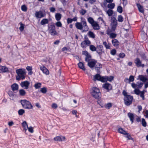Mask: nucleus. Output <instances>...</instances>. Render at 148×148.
<instances>
[{
  "label": "nucleus",
  "instance_id": "f257e3e1",
  "mask_svg": "<svg viewBox=\"0 0 148 148\" xmlns=\"http://www.w3.org/2000/svg\"><path fill=\"white\" fill-rule=\"evenodd\" d=\"M75 25L77 29L82 30V32H86L88 30L89 28L85 19L82 20L81 22H77Z\"/></svg>",
  "mask_w": 148,
  "mask_h": 148
},
{
  "label": "nucleus",
  "instance_id": "f03ea898",
  "mask_svg": "<svg viewBox=\"0 0 148 148\" xmlns=\"http://www.w3.org/2000/svg\"><path fill=\"white\" fill-rule=\"evenodd\" d=\"M16 73L18 75L16 76V79L17 80H19L21 79H23L25 78L26 72L25 69H20L16 71Z\"/></svg>",
  "mask_w": 148,
  "mask_h": 148
},
{
  "label": "nucleus",
  "instance_id": "7ed1b4c3",
  "mask_svg": "<svg viewBox=\"0 0 148 148\" xmlns=\"http://www.w3.org/2000/svg\"><path fill=\"white\" fill-rule=\"evenodd\" d=\"M91 94L93 97L97 99L101 97V93L99 89L97 87H93L92 88Z\"/></svg>",
  "mask_w": 148,
  "mask_h": 148
},
{
  "label": "nucleus",
  "instance_id": "20e7f679",
  "mask_svg": "<svg viewBox=\"0 0 148 148\" xmlns=\"http://www.w3.org/2000/svg\"><path fill=\"white\" fill-rule=\"evenodd\" d=\"M21 103L23 108L25 109H30L32 108L33 106L31 103L26 100H21Z\"/></svg>",
  "mask_w": 148,
  "mask_h": 148
},
{
  "label": "nucleus",
  "instance_id": "39448f33",
  "mask_svg": "<svg viewBox=\"0 0 148 148\" xmlns=\"http://www.w3.org/2000/svg\"><path fill=\"white\" fill-rule=\"evenodd\" d=\"M48 31L49 33L52 35L54 36L57 34L55 30V25L53 24L48 25Z\"/></svg>",
  "mask_w": 148,
  "mask_h": 148
},
{
  "label": "nucleus",
  "instance_id": "423d86ee",
  "mask_svg": "<svg viewBox=\"0 0 148 148\" xmlns=\"http://www.w3.org/2000/svg\"><path fill=\"white\" fill-rule=\"evenodd\" d=\"M133 97L132 96L129 95L127 96L124 97V103L127 106H128L132 102Z\"/></svg>",
  "mask_w": 148,
  "mask_h": 148
},
{
  "label": "nucleus",
  "instance_id": "0eeeda50",
  "mask_svg": "<svg viewBox=\"0 0 148 148\" xmlns=\"http://www.w3.org/2000/svg\"><path fill=\"white\" fill-rule=\"evenodd\" d=\"M85 40L82 41L81 45L82 48L86 47V46H89L91 44L90 41L88 40V38L86 36L84 37Z\"/></svg>",
  "mask_w": 148,
  "mask_h": 148
},
{
  "label": "nucleus",
  "instance_id": "6e6552de",
  "mask_svg": "<svg viewBox=\"0 0 148 148\" xmlns=\"http://www.w3.org/2000/svg\"><path fill=\"white\" fill-rule=\"evenodd\" d=\"M112 21L111 23L112 29L114 31L117 25V21L116 18L114 17L112 18Z\"/></svg>",
  "mask_w": 148,
  "mask_h": 148
},
{
  "label": "nucleus",
  "instance_id": "1a4fd4ad",
  "mask_svg": "<svg viewBox=\"0 0 148 148\" xmlns=\"http://www.w3.org/2000/svg\"><path fill=\"white\" fill-rule=\"evenodd\" d=\"M97 62L96 60L92 59L88 62V65L92 69H93Z\"/></svg>",
  "mask_w": 148,
  "mask_h": 148
},
{
  "label": "nucleus",
  "instance_id": "9d476101",
  "mask_svg": "<svg viewBox=\"0 0 148 148\" xmlns=\"http://www.w3.org/2000/svg\"><path fill=\"white\" fill-rule=\"evenodd\" d=\"M30 85V83L28 81H24L21 83V86L25 89H27L28 88Z\"/></svg>",
  "mask_w": 148,
  "mask_h": 148
},
{
  "label": "nucleus",
  "instance_id": "9b49d317",
  "mask_svg": "<svg viewBox=\"0 0 148 148\" xmlns=\"http://www.w3.org/2000/svg\"><path fill=\"white\" fill-rule=\"evenodd\" d=\"M134 62L136 65L138 67L141 66L143 67L144 66V64H142L141 61L139 58H137L134 61Z\"/></svg>",
  "mask_w": 148,
  "mask_h": 148
},
{
  "label": "nucleus",
  "instance_id": "f8f14e48",
  "mask_svg": "<svg viewBox=\"0 0 148 148\" xmlns=\"http://www.w3.org/2000/svg\"><path fill=\"white\" fill-rule=\"evenodd\" d=\"M93 77V80L94 81L97 80L103 82L104 80L103 77H104V76L101 77L99 74H96Z\"/></svg>",
  "mask_w": 148,
  "mask_h": 148
},
{
  "label": "nucleus",
  "instance_id": "ddd939ff",
  "mask_svg": "<svg viewBox=\"0 0 148 148\" xmlns=\"http://www.w3.org/2000/svg\"><path fill=\"white\" fill-rule=\"evenodd\" d=\"M102 87L106 90L107 91H109L112 89V86L111 85L108 83H106L103 84Z\"/></svg>",
  "mask_w": 148,
  "mask_h": 148
},
{
  "label": "nucleus",
  "instance_id": "4468645a",
  "mask_svg": "<svg viewBox=\"0 0 148 148\" xmlns=\"http://www.w3.org/2000/svg\"><path fill=\"white\" fill-rule=\"evenodd\" d=\"M65 139V137L62 136H57L54 138V140L58 141H64Z\"/></svg>",
  "mask_w": 148,
  "mask_h": 148
},
{
  "label": "nucleus",
  "instance_id": "2eb2a0df",
  "mask_svg": "<svg viewBox=\"0 0 148 148\" xmlns=\"http://www.w3.org/2000/svg\"><path fill=\"white\" fill-rule=\"evenodd\" d=\"M35 16L37 18H41L44 16L42 12L41 11L36 12L35 13Z\"/></svg>",
  "mask_w": 148,
  "mask_h": 148
},
{
  "label": "nucleus",
  "instance_id": "dca6fc26",
  "mask_svg": "<svg viewBox=\"0 0 148 148\" xmlns=\"http://www.w3.org/2000/svg\"><path fill=\"white\" fill-rule=\"evenodd\" d=\"M9 70L7 67L5 66H0V73L8 72Z\"/></svg>",
  "mask_w": 148,
  "mask_h": 148
},
{
  "label": "nucleus",
  "instance_id": "f3484780",
  "mask_svg": "<svg viewBox=\"0 0 148 148\" xmlns=\"http://www.w3.org/2000/svg\"><path fill=\"white\" fill-rule=\"evenodd\" d=\"M40 69L42 71L43 73L47 75L49 74V71L44 66H41L40 67Z\"/></svg>",
  "mask_w": 148,
  "mask_h": 148
},
{
  "label": "nucleus",
  "instance_id": "a211bd4d",
  "mask_svg": "<svg viewBox=\"0 0 148 148\" xmlns=\"http://www.w3.org/2000/svg\"><path fill=\"white\" fill-rule=\"evenodd\" d=\"M113 45L115 47H118L119 44V41L116 39H114L112 40Z\"/></svg>",
  "mask_w": 148,
  "mask_h": 148
},
{
  "label": "nucleus",
  "instance_id": "6ab92c4d",
  "mask_svg": "<svg viewBox=\"0 0 148 148\" xmlns=\"http://www.w3.org/2000/svg\"><path fill=\"white\" fill-rule=\"evenodd\" d=\"M103 82H106L107 81H112L113 79V77L112 76H104V77H103Z\"/></svg>",
  "mask_w": 148,
  "mask_h": 148
},
{
  "label": "nucleus",
  "instance_id": "aec40b11",
  "mask_svg": "<svg viewBox=\"0 0 148 148\" xmlns=\"http://www.w3.org/2000/svg\"><path fill=\"white\" fill-rule=\"evenodd\" d=\"M102 67V65L99 63H98L95 65V70L97 71V73H100V69Z\"/></svg>",
  "mask_w": 148,
  "mask_h": 148
},
{
  "label": "nucleus",
  "instance_id": "412c9836",
  "mask_svg": "<svg viewBox=\"0 0 148 148\" xmlns=\"http://www.w3.org/2000/svg\"><path fill=\"white\" fill-rule=\"evenodd\" d=\"M127 115L130 118V121L132 122V123L133 122L134 120V114L129 112L128 113Z\"/></svg>",
  "mask_w": 148,
  "mask_h": 148
},
{
  "label": "nucleus",
  "instance_id": "4be33fe9",
  "mask_svg": "<svg viewBox=\"0 0 148 148\" xmlns=\"http://www.w3.org/2000/svg\"><path fill=\"white\" fill-rule=\"evenodd\" d=\"M11 87L12 90L13 91L18 90V85L16 83H14L11 86Z\"/></svg>",
  "mask_w": 148,
  "mask_h": 148
},
{
  "label": "nucleus",
  "instance_id": "5701e85b",
  "mask_svg": "<svg viewBox=\"0 0 148 148\" xmlns=\"http://www.w3.org/2000/svg\"><path fill=\"white\" fill-rule=\"evenodd\" d=\"M92 25L94 29L98 30L100 28V27L98 24L95 21Z\"/></svg>",
  "mask_w": 148,
  "mask_h": 148
},
{
  "label": "nucleus",
  "instance_id": "b1692460",
  "mask_svg": "<svg viewBox=\"0 0 148 148\" xmlns=\"http://www.w3.org/2000/svg\"><path fill=\"white\" fill-rule=\"evenodd\" d=\"M107 34L109 35L110 37L111 38H116V34L113 33H111L107 31Z\"/></svg>",
  "mask_w": 148,
  "mask_h": 148
},
{
  "label": "nucleus",
  "instance_id": "393cba45",
  "mask_svg": "<svg viewBox=\"0 0 148 148\" xmlns=\"http://www.w3.org/2000/svg\"><path fill=\"white\" fill-rule=\"evenodd\" d=\"M138 78L141 81L143 82H145L148 80L146 77H144L142 75H139L138 76Z\"/></svg>",
  "mask_w": 148,
  "mask_h": 148
},
{
  "label": "nucleus",
  "instance_id": "a878e982",
  "mask_svg": "<svg viewBox=\"0 0 148 148\" xmlns=\"http://www.w3.org/2000/svg\"><path fill=\"white\" fill-rule=\"evenodd\" d=\"M115 6V4L114 3H111L108 4L107 5L108 7L109 8V9L112 10L113 9Z\"/></svg>",
  "mask_w": 148,
  "mask_h": 148
},
{
  "label": "nucleus",
  "instance_id": "bb28decb",
  "mask_svg": "<svg viewBox=\"0 0 148 148\" xmlns=\"http://www.w3.org/2000/svg\"><path fill=\"white\" fill-rule=\"evenodd\" d=\"M8 94L10 97V99L13 100L14 99V95L13 92L11 91H9L8 92Z\"/></svg>",
  "mask_w": 148,
  "mask_h": 148
},
{
  "label": "nucleus",
  "instance_id": "cd10ccee",
  "mask_svg": "<svg viewBox=\"0 0 148 148\" xmlns=\"http://www.w3.org/2000/svg\"><path fill=\"white\" fill-rule=\"evenodd\" d=\"M19 95L21 96H24L26 94V93L25 90L23 89L20 90H19Z\"/></svg>",
  "mask_w": 148,
  "mask_h": 148
},
{
  "label": "nucleus",
  "instance_id": "c85d7f7f",
  "mask_svg": "<svg viewBox=\"0 0 148 148\" xmlns=\"http://www.w3.org/2000/svg\"><path fill=\"white\" fill-rule=\"evenodd\" d=\"M118 132L123 134L125 135L126 134V132L122 128H119L118 129Z\"/></svg>",
  "mask_w": 148,
  "mask_h": 148
},
{
  "label": "nucleus",
  "instance_id": "c756f323",
  "mask_svg": "<svg viewBox=\"0 0 148 148\" xmlns=\"http://www.w3.org/2000/svg\"><path fill=\"white\" fill-rule=\"evenodd\" d=\"M137 7L139 11L141 13H143L144 10L143 7L139 4H137Z\"/></svg>",
  "mask_w": 148,
  "mask_h": 148
},
{
  "label": "nucleus",
  "instance_id": "7c9ffc66",
  "mask_svg": "<svg viewBox=\"0 0 148 148\" xmlns=\"http://www.w3.org/2000/svg\"><path fill=\"white\" fill-rule=\"evenodd\" d=\"M78 66L79 68L82 69L84 71L85 70V68L84 67V64L83 63L81 62H79L78 64Z\"/></svg>",
  "mask_w": 148,
  "mask_h": 148
},
{
  "label": "nucleus",
  "instance_id": "2f4dec72",
  "mask_svg": "<svg viewBox=\"0 0 148 148\" xmlns=\"http://www.w3.org/2000/svg\"><path fill=\"white\" fill-rule=\"evenodd\" d=\"M106 13L109 16L112 15L113 14V11L111 9H108L107 11H106Z\"/></svg>",
  "mask_w": 148,
  "mask_h": 148
},
{
  "label": "nucleus",
  "instance_id": "473e14b6",
  "mask_svg": "<svg viewBox=\"0 0 148 148\" xmlns=\"http://www.w3.org/2000/svg\"><path fill=\"white\" fill-rule=\"evenodd\" d=\"M55 18L57 21H59L61 18V14L59 13L56 14L55 15Z\"/></svg>",
  "mask_w": 148,
  "mask_h": 148
},
{
  "label": "nucleus",
  "instance_id": "72a5a7b5",
  "mask_svg": "<svg viewBox=\"0 0 148 148\" xmlns=\"http://www.w3.org/2000/svg\"><path fill=\"white\" fill-rule=\"evenodd\" d=\"M88 35L89 37L92 38H95V34L93 32L90 31L88 32Z\"/></svg>",
  "mask_w": 148,
  "mask_h": 148
},
{
  "label": "nucleus",
  "instance_id": "f704fd0d",
  "mask_svg": "<svg viewBox=\"0 0 148 148\" xmlns=\"http://www.w3.org/2000/svg\"><path fill=\"white\" fill-rule=\"evenodd\" d=\"M48 23V20L47 19H43L41 20L40 22V24L42 25H44L45 24Z\"/></svg>",
  "mask_w": 148,
  "mask_h": 148
},
{
  "label": "nucleus",
  "instance_id": "c9c22d12",
  "mask_svg": "<svg viewBox=\"0 0 148 148\" xmlns=\"http://www.w3.org/2000/svg\"><path fill=\"white\" fill-rule=\"evenodd\" d=\"M88 21L91 25L95 22L93 19L91 17H89L88 18Z\"/></svg>",
  "mask_w": 148,
  "mask_h": 148
},
{
  "label": "nucleus",
  "instance_id": "e433bc0d",
  "mask_svg": "<svg viewBox=\"0 0 148 148\" xmlns=\"http://www.w3.org/2000/svg\"><path fill=\"white\" fill-rule=\"evenodd\" d=\"M103 44L105 46L106 49H110V45L111 44L109 43L107 44L106 42H103Z\"/></svg>",
  "mask_w": 148,
  "mask_h": 148
},
{
  "label": "nucleus",
  "instance_id": "4c0bfd02",
  "mask_svg": "<svg viewBox=\"0 0 148 148\" xmlns=\"http://www.w3.org/2000/svg\"><path fill=\"white\" fill-rule=\"evenodd\" d=\"M22 125L23 127L24 128V129L26 131L27 130L26 127H27V128L28 127V125L27 122L25 121H23L22 123Z\"/></svg>",
  "mask_w": 148,
  "mask_h": 148
},
{
  "label": "nucleus",
  "instance_id": "58836bf2",
  "mask_svg": "<svg viewBox=\"0 0 148 148\" xmlns=\"http://www.w3.org/2000/svg\"><path fill=\"white\" fill-rule=\"evenodd\" d=\"M92 59H91V56L88 54L86 56L85 58V61L87 62H88Z\"/></svg>",
  "mask_w": 148,
  "mask_h": 148
},
{
  "label": "nucleus",
  "instance_id": "ea45409f",
  "mask_svg": "<svg viewBox=\"0 0 148 148\" xmlns=\"http://www.w3.org/2000/svg\"><path fill=\"white\" fill-rule=\"evenodd\" d=\"M90 49L92 51H96V47L93 45H90L89 47Z\"/></svg>",
  "mask_w": 148,
  "mask_h": 148
},
{
  "label": "nucleus",
  "instance_id": "a19ab883",
  "mask_svg": "<svg viewBox=\"0 0 148 148\" xmlns=\"http://www.w3.org/2000/svg\"><path fill=\"white\" fill-rule=\"evenodd\" d=\"M19 24L20 25V27H19V29L21 31H23L24 28V24H23L21 22Z\"/></svg>",
  "mask_w": 148,
  "mask_h": 148
},
{
  "label": "nucleus",
  "instance_id": "79ce46f5",
  "mask_svg": "<svg viewBox=\"0 0 148 148\" xmlns=\"http://www.w3.org/2000/svg\"><path fill=\"white\" fill-rule=\"evenodd\" d=\"M41 83H36L34 85V87L36 89L38 88L41 87Z\"/></svg>",
  "mask_w": 148,
  "mask_h": 148
},
{
  "label": "nucleus",
  "instance_id": "37998d69",
  "mask_svg": "<svg viewBox=\"0 0 148 148\" xmlns=\"http://www.w3.org/2000/svg\"><path fill=\"white\" fill-rule=\"evenodd\" d=\"M136 84L137 87L140 88L142 86L143 83L140 82H137Z\"/></svg>",
  "mask_w": 148,
  "mask_h": 148
},
{
  "label": "nucleus",
  "instance_id": "c03bdc74",
  "mask_svg": "<svg viewBox=\"0 0 148 148\" xmlns=\"http://www.w3.org/2000/svg\"><path fill=\"white\" fill-rule=\"evenodd\" d=\"M40 92L43 93H45L47 92V88L46 87H44L40 88Z\"/></svg>",
  "mask_w": 148,
  "mask_h": 148
},
{
  "label": "nucleus",
  "instance_id": "a18cd8bd",
  "mask_svg": "<svg viewBox=\"0 0 148 148\" xmlns=\"http://www.w3.org/2000/svg\"><path fill=\"white\" fill-rule=\"evenodd\" d=\"M112 106V104L111 103H108L105 105V107L108 109H110Z\"/></svg>",
  "mask_w": 148,
  "mask_h": 148
},
{
  "label": "nucleus",
  "instance_id": "49530a36",
  "mask_svg": "<svg viewBox=\"0 0 148 148\" xmlns=\"http://www.w3.org/2000/svg\"><path fill=\"white\" fill-rule=\"evenodd\" d=\"M123 18L121 15H119L118 17V21L120 22H122L123 21Z\"/></svg>",
  "mask_w": 148,
  "mask_h": 148
},
{
  "label": "nucleus",
  "instance_id": "de8ad7c7",
  "mask_svg": "<svg viewBox=\"0 0 148 148\" xmlns=\"http://www.w3.org/2000/svg\"><path fill=\"white\" fill-rule=\"evenodd\" d=\"M142 125L144 127H145L147 125L146 122L143 118L142 119Z\"/></svg>",
  "mask_w": 148,
  "mask_h": 148
},
{
  "label": "nucleus",
  "instance_id": "09e8293b",
  "mask_svg": "<svg viewBox=\"0 0 148 148\" xmlns=\"http://www.w3.org/2000/svg\"><path fill=\"white\" fill-rule=\"evenodd\" d=\"M79 12L82 15H84L86 12V11L83 9H82L79 11Z\"/></svg>",
  "mask_w": 148,
  "mask_h": 148
},
{
  "label": "nucleus",
  "instance_id": "8fccbe9b",
  "mask_svg": "<svg viewBox=\"0 0 148 148\" xmlns=\"http://www.w3.org/2000/svg\"><path fill=\"white\" fill-rule=\"evenodd\" d=\"M134 77L132 75H130L129 79V83H130L131 82H133L134 80Z\"/></svg>",
  "mask_w": 148,
  "mask_h": 148
},
{
  "label": "nucleus",
  "instance_id": "3c124183",
  "mask_svg": "<svg viewBox=\"0 0 148 148\" xmlns=\"http://www.w3.org/2000/svg\"><path fill=\"white\" fill-rule=\"evenodd\" d=\"M122 8L121 6H119L117 7V11L118 12L120 13H121L122 12Z\"/></svg>",
  "mask_w": 148,
  "mask_h": 148
},
{
  "label": "nucleus",
  "instance_id": "603ef678",
  "mask_svg": "<svg viewBox=\"0 0 148 148\" xmlns=\"http://www.w3.org/2000/svg\"><path fill=\"white\" fill-rule=\"evenodd\" d=\"M25 112V110L23 109H20L18 111V114L19 115H22Z\"/></svg>",
  "mask_w": 148,
  "mask_h": 148
},
{
  "label": "nucleus",
  "instance_id": "864d4df0",
  "mask_svg": "<svg viewBox=\"0 0 148 148\" xmlns=\"http://www.w3.org/2000/svg\"><path fill=\"white\" fill-rule=\"evenodd\" d=\"M125 135H126L125 136L126 137L128 138V140H133V138H132L130 135L129 134L126 132V134Z\"/></svg>",
  "mask_w": 148,
  "mask_h": 148
},
{
  "label": "nucleus",
  "instance_id": "5fc2aeb1",
  "mask_svg": "<svg viewBox=\"0 0 148 148\" xmlns=\"http://www.w3.org/2000/svg\"><path fill=\"white\" fill-rule=\"evenodd\" d=\"M21 8L22 10L24 12L26 11L27 10V8L25 5H22Z\"/></svg>",
  "mask_w": 148,
  "mask_h": 148
},
{
  "label": "nucleus",
  "instance_id": "6e6d98bb",
  "mask_svg": "<svg viewBox=\"0 0 148 148\" xmlns=\"http://www.w3.org/2000/svg\"><path fill=\"white\" fill-rule=\"evenodd\" d=\"M100 47V49L99 50L97 49L96 50V51L97 53L99 54V55H101L102 53V50L101 49V46H99Z\"/></svg>",
  "mask_w": 148,
  "mask_h": 148
},
{
  "label": "nucleus",
  "instance_id": "4d7b16f0",
  "mask_svg": "<svg viewBox=\"0 0 148 148\" xmlns=\"http://www.w3.org/2000/svg\"><path fill=\"white\" fill-rule=\"evenodd\" d=\"M29 131L31 133H32L33 132V128L32 127H27Z\"/></svg>",
  "mask_w": 148,
  "mask_h": 148
},
{
  "label": "nucleus",
  "instance_id": "13d9d810",
  "mask_svg": "<svg viewBox=\"0 0 148 148\" xmlns=\"http://www.w3.org/2000/svg\"><path fill=\"white\" fill-rule=\"evenodd\" d=\"M134 91L135 93L137 95L139 94L140 92H141L139 89L137 88L135 89Z\"/></svg>",
  "mask_w": 148,
  "mask_h": 148
},
{
  "label": "nucleus",
  "instance_id": "bf43d9fd",
  "mask_svg": "<svg viewBox=\"0 0 148 148\" xmlns=\"http://www.w3.org/2000/svg\"><path fill=\"white\" fill-rule=\"evenodd\" d=\"M56 26L58 27H61L62 26V24L60 21H58L56 23Z\"/></svg>",
  "mask_w": 148,
  "mask_h": 148
},
{
  "label": "nucleus",
  "instance_id": "052dcab7",
  "mask_svg": "<svg viewBox=\"0 0 148 148\" xmlns=\"http://www.w3.org/2000/svg\"><path fill=\"white\" fill-rule=\"evenodd\" d=\"M140 96L142 98L143 100H144L145 98L144 96V93L143 92L141 91L140 92Z\"/></svg>",
  "mask_w": 148,
  "mask_h": 148
},
{
  "label": "nucleus",
  "instance_id": "680f3d73",
  "mask_svg": "<svg viewBox=\"0 0 148 148\" xmlns=\"http://www.w3.org/2000/svg\"><path fill=\"white\" fill-rule=\"evenodd\" d=\"M116 53V51L115 49H114L111 50L110 51L111 54L112 55H115Z\"/></svg>",
  "mask_w": 148,
  "mask_h": 148
},
{
  "label": "nucleus",
  "instance_id": "e2e57ef3",
  "mask_svg": "<svg viewBox=\"0 0 148 148\" xmlns=\"http://www.w3.org/2000/svg\"><path fill=\"white\" fill-rule=\"evenodd\" d=\"M51 107L53 108L56 109L58 107V106L56 103H53L51 105Z\"/></svg>",
  "mask_w": 148,
  "mask_h": 148
},
{
  "label": "nucleus",
  "instance_id": "0e129e2a",
  "mask_svg": "<svg viewBox=\"0 0 148 148\" xmlns=\"http://www.w3.org/2000/svg\"><path fill=\"white\" fill-rule=\"evenodd\" d=\"M125 56V54L123 53H120L119 55V56L120 58H123Z\"/></svg>",
  "mask_w": 148,
  "mask_h": 148
},
{
  "label": "nucleus",
  "instance_id": "69168bd1",
  "mask_svg": "<svg viewBox=\"0 0 148 148\" xmlns=\"http://www.w3.org/2000/svg\"><path fill=\"white\" fill-rule=\"evenodd\" d=\"M67 21L68 24L71 23L72 22V19L70 18H68L67 19Z\"/></svg>",
  "mask_w": 148,
  "mask_h": 148
},
{
  "label": "nucleus",
  "instance_id": "338daca9",
  "mask_svg": "<svg viewBox=\"0 0 148 148\" xmlns=\"http://www.w3.org/2000/svg\"><path fill=\"white\" fill-rule=\"evenodd\" d=\"M26 69L28 71L32 70V66H27L26 68Z\"/></svg>",
  "mask_w": 148,
  "mask_h": 148
},
{
  "label": "nucleus",
  "instance_id": "774afa93",
  "mask_svg": "<svg viewBox=\"0 0 148 148\" xmlns=\"http://www.w3.org/2000/svg\"><path fill=\"white\" fill-rule=\"evenodd\" d=\"M144 116L146 118H148V110H146L145 112V114H144Z\"/></svg>",
  "mask_w": 148,
  "mask_h": 148
}]
</instances>
